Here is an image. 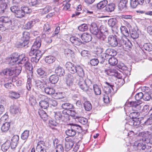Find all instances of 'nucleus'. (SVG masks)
<instances>
[{
	"label": "nucleus",
	"instance_id": "0eeeda50",
	"mask_svg": "<svg viewBox=\"0 0 152 152\" xmlns=\"http://www.w3.org/2000/svg\"><path fill=\"white\" fill-rule=\"evenodd\" d=\"M139 135L142 137V139L145 143L152 144V134H148V132L146 133L143 132L140 133Z\"/></svg>",
	"mask_w": 152,
	"mask_h": 152
},
{
	"label": "nucleus",
	"instance_id": "dca6fc26",
	"mask_svg": "<svg viewBox=\"0 0 152 152\" xmlns=\"http://www.w3.org/2000/svg\"><path fill=\"white\" fill-rule=\"evenodd\" d=\"M44 100H41L39 102V106L43 109H46L49 106V102L45 99H46V97H47L45 96H43Z\"/></svg>",
	"mask_w": 152,
	"mask_h": 152
},
{
	"label": "nucleus",
	"instance_id": "39448f33",
	"mask_svg": "<svg viewBox=\"0 0 152 152\" xmlns=\"http://www.w3.org/2000/svg\"><path fill=\"white\" fill-rule=\"evenodd\" d=\"M106 85L104 86L103 89L104 94L103 95V99L104 103H108L109 102L110 98L109 95L110 96L111 95V89H113V86L107 82H105Z\"/></svg>",
	"mask_w": 152,
	"mask_h": 152
},
{
	"label": "nucleus",
	"instance_id": "c9c22d12",
	"mask_svg": "<svg viewBox=\"0 0 152 152\" xmlns=\"http://www.w3.org/2000/svg\"><path fill=\"white\" fill-rule=\"evenodd\" d=\"M9 95L11 98L15 99H18L20 96V95L19 92L18 93L13 91H11L9 92Z\"/></svg>",
	"mask_w": 152,
	"mask_h": 152
},
{
	"label": "nucleus",
	"instance_id": "2f4dec72",
	"mask_svg": "<svg viewBox=\"0 0 152 152\" xmlns=\"http://www.w3.org/2000/svg\"><path fill=\"white\" fill-rule=\"evenodd\" d=\"M10 126L9 122H6L4 123L1 127V129L2 132H6L7 131Z\"/></svg>",
	"mask_w": 152,
	"mask_h": 152
},
{
	"label": "nucleus",
	"instance_id": "f8f14e48",
	"mask_svg": "<svg viewBox=\"0 0 152 152\" xmlns=\"http://www.w3.org/2000/svg\"><path fill=\"white\" fill-rule=\"evenodd\" d=\"M90 29L91 33L96 35L97 38L98 35L99 34V31L96 24L95 23H92L91 24Z\"/></svg>",
	"mask_w": 152,
	"mask_h": 152
},
{
	"label": "nucleus",
	"instance_id": "603ef678",
	"mask_svg": "<svg viewBox=\"0 0 152 152\" xmlns=\"http://www.w3.org/2000/svg\"><path fill=\"white\" fill-rule=\"evenodd\" d=\"M62 107L66 110H69L71 109L73 107V105L69 103H65L61 105Z\"/></svg>",
	"mask_w": 152,
	"mask_h": 152
},
{
	"label": "nucleus",
	"instance_id": "5fc2aeb1",
	"mask_svg": "<svg viewBox=\"0 0 152 152\" xmlns=\"http://www.w3.org/2000/svg\"><path fill=\"white\" fill-rule=\"evenodd\" d=\"M139 4L137 0H130V7L133 8H135Z\"/></svg>",
	"mask_w": 152,
	"mask_h": 152
},
{
	"label": "nucleus",
	"instance_id": "b1692460",
	"mask_svg": "<svg viewBox=\"0 0 152 152\" xmlns=\"http://www.w3.org/2000/svg\"><path fill=\"white\" fill-rule=\"evenodd\" d=\"M7 26L8 29L12 30H15L17 26L15 20L11 21Z\"/></svg>",
	"mask_w": 152,
	"mask_h": 152
},
{
	"label": "nucleus",
	"instance_id": "a211bd4d",
	"mask_svg": "<svg viewBox=\"0 0 152 152\" xmlns=\"http://www.w3.org/2000/svg\"><path fill=\"white\" fill-rule=\"evenodd\" d=\"M82 40L85 42H88L90 41L92 37L91 35L88 33H84L81 36Z\"/></svg>",
	"mask_w": 152,
	"mask_h": 152
},
{
	"label": "nucleus",
	"instance_id": "412c9836",
	"mask_svg": "<svg viewBox=\"0 0 152 152\" xmlns=\"http://www.w3.org/2000/svg\"><path fill=\"white\" fill-rule=\"evenodd\" d=\"M70 41L72 44L77 45H80L82 43V42L80 39L75 37H71L70 38Z\"/></svg>",
	"mask_w": 152,
	"mask_h": 152
},
{
	"label": "nucleus",
	"instance_id": "f257e3e1",
	"mask_svg": "<svg viewBox=\"0 0 152 152\" xmlns=\"http://www.w3.org/2000/svg\"><path fill=\"white\" fill-rule=\"evenodd\" d=\"M8 61L10 65H13L16 63L20 64V66H24L29 71L32 69L31 65L28 61V58L24 54L19 55L18 53H14L8 58Z\"/></svg>",
	"mask_w": 152,
	"mask_h": 152
},
{
	"label": "nucleus",
	"instance_id": "052dcab7",
	"mask_svg": "<svg viewBox=\"0 0 152 152\" xmlns=\"http://www.w3.org/2000/svg\"><path fill=\"white\" fill-rule=\"evenodd\" d=\"M73 80V79H66V84L67 86L70 87L72 89H73L72 87L74 86Z\"/></svg>",
	"mask_w": 152,
	"mask_h": 152
},
{
	"label": "nucleus",
	"instance_id": "72a5a7b5",
	"mask_svg": "<svg viewBox=\"0 0 152 152\" xmlns=\"http://www.w3.org/2000/svg\"><path fill=\"white\" fill-rule=\"evenodd\" d=\"M39 114L41 118L44 121H46L48 116L46 113L43 110H39L38 111Z\"/></svg>",
	"mask_w": 152,
	"mask_h": 152
},
{
	"label": "nucleus",
	"instance_id": "de8ad7c7",
	"mask_svg": "<svg viewBox=\"0 0 152 152\" xmlns=\"http://www.w3.org/2000/svg\"><path fill=\"white\" fill-rule=\"evenodd\" d=\"M0 21L3 23H7V25L11 21L10 19L8 17L2 16L0 17Z\"/></svg>",
	"mask_w": 152,
	"mask_h": 152
},
{
	"label": "nucleus",
	"instance_id": "e433bc0d",
	"mask_svg": "<svg viewBox=\"0 0 152 152\" xmlns=\"http://www.w3.org/2000/svg\"><path fill=\"white\" fill-rule=\"evenodd\" d=\"M28 3L31 6L37 7L40 4L39 0H28Z\"/></svg>",
	"mask_w": 152,
	"mask_h": 152
},
{
	"label": "nucleus",
	"instance_id": "a18cd8bd",
	"mask_svg": "<svg viewBox=\"0 0 152 152\" xmlns=\"http://www.w3.org/2000/svg\"><path fill=\"white\" fill-rule=\"evenodd\" d=\"M93 89L96 95H99L101 94V88L97 85L95 84L93 86Z\"/></svg>",
	"mask_w": 152,
	"mask_h": 152
},
{
	"label": "nucleus",
	"instance_id": "4be33fe9",
	"mask_svg": "<svg viewBox=\"0 0 152 152\" xmlns=\"http://www.w3.org/2000/svg\"><path fill=\"white\" fill-rule=\"evenodd\" d=\"M121 32L125 37H128L129 35V31L126 26H121L120 28Z\"/></svg>",
	"mask_w": 152,
	"mask_h": 152
},
{
	"label": "nucleus",
	"instance_id": "4c0bfd02",
	"mask_svg": "<svg viewBox=\"0 0 152 152\" xmlns=\"http://www.w3.org/2000/svg\"><path fill=\"white\" fill-rule=\"evenodd\" d=\"M10 110V113L13 114H16L19 112V108L15 105L11 106Z\"/></svg>",
	"mask_w": 152,
	"mask_h": 152
},
{
	"label": "nucleus",
	"instance_id": "6e6d98bb",
	"mask_svg": "<svg viewBox=\"0 0 152 152\" xmlns=\"http://www.w3.org/2000/svg\"><path fill=\"white\" fill-rule=\"evenodd\" d=\"M30 37V34L29 32L27 31H24L23 32L22 37L23 40H29Z\"/></svg>",
	"mask_w": 152,
	"mask_h": 152
},
{
	"label": "nucleus",
	"instance_id": "0e129e2a",
	"mask_svg": "<svg viewBox=\"0 0 152 152\" xmlns=\"http://www.w3.org/2000/svg\"><path fill=\"white\" fill-rule=\"evenodd\" d=\"M81 54L82 56L85 57L86 58H88L90 57V55L87 50H83L82 51Z\"/></svg>",
	"mask_w": 152,
	"mask_h": 152
},
{
	"label": "nucleus",
	"instance_id": "49530a36",
	"mask_svg": "<svg viewBox=\"0 0 152 152\" xmlns=\"http://www.w3.org/2000/svg\"><path fill=\"white\" fill-rule=\"evenodd\" d=\"M117 20L115 18H110L108 21V24L109 26L112 28L117 23Z\"/></svg>",
	"mask_w": 152,
	"mask_h": 152
},
{
	"label": "nucleus",
	"instance_id": "c756f323",
	"mask_svg": "<svg viewBox=\"0 0 152 152\" xmlns=\"http://www.w3.org/2000/svg\"><path fill=\"white\" fill-rule=\"evenodd\" d=\"M115 8V4L113 3L108 4L106 5L105 10L108 12H111L113 11Z\"/></svg>",
	"mask_w": 152,
	"mask_h": 152
},
{
	"label": "nucleus",
	"instance_id": "1a4fd4ad",
	"mask_svg": "<svg viewBox=\"0 0 152 152\" xmlns=\"http://www.w3.org/2000/svg\"><path fill=\"white\" fill-rule=\"evenodd\" d=\"M121 39L122 40L121 47L122 46L124 48L128 50L131 49L132 46V44L130 41L127 40V39L126 37H122Z\"/></svg>",
	"mask_w": 152,
	"mask_h": 152
},
{
	"label": "nucleus",
	"instance_id": "a878e982",
	"mask_svg": "<svg viewBox=\"0 0 152 152\" xmlns=\"http://www.w3.org/2000/svg\"><path fill=\"white\" fill-rule=\"evenodd\" d=\"M49 80L51 83L55 84L56 83L58 80L59 77L57 75H52L50 77Z\"/></svg>",
	"mask_w": 152,
	"mask_h": 152
},
{
	"label": "nucleus",
	"instance_id": "58836bf2",
	"mask_svg": "<svg viewBox=\"0 0 152 152\" xmlns=\"http://www.w3.org/2000/svg\"><path fill=\"white\" fill-rule=\"evenodd\" d=\"M55 60V58L51 56H47L45 58V62L48 64L52 63Z\"/></svg>",
	"mask_w": 152,
	"mask_h": 152
},
{
	"label": "nucleus",
	"instance_id": "3c124183",
	"mask_svg": "<svg viewBox=\"0 0 152 152\" xmlns=\"http://www.w3.org/2000/svg\"><path fill=\"white\" fill-rule=\"evenodd\" d=\"M143 48L147 51H151L152 50V44L150 43H145L143 45Z\"/></svg>",
	"mask_w": 152,
	"mask_h": 152
},
{
	"label": "nucleus",
	"instance_id": "09e8293b",
	"mask_svg": "<svg viewBox=\"0 0 152 152\" xmlns=\"http://www.w3.org/2000/svg\"><path fill=\"white\" fill-rule=\"evenodd\" d=\"M88 26L86 24H83L78 27V29L80 31H87L88 29Z\"/></svg>",
	"mask_w": 152,
	"mask_h": 152
},
{
	"label": "nucleus",
	"instance_id": "c03bdc74",
	"mask_svg": "<svg viewBox=\"0 0 152 152\" xmlns=\"http://www.w3.org/2000/svg\"><path fill=\"white\" fill-rule=\"evenodd\" d=\"M143 99L145 101H148L151 99L152 100V94H150L148 93L144 92L143 94Z\"/></svg>",
	"mask_w": 152,
	"mask_h": 152
},
{
	"label": "nucleus",
	"instance_id": "37998d69",
	"mask_svg": "<svg viewBox=\"0 0 152 152\" xmlns=\"http://www.w3.org/2000/svg\"><path fill=\"white\" fill-rule=\"evenodd\" d=\"M108 62L110 65L115 66L117 64L118 61L116 58L113 56L109 58Z\"/></svg>",
	"mask_w": 152,
	"mask_h": 152
},
{
	"label": "nucleus",
	"instance_id": "338daca9",
	"mask_svg": "<svg viewBox=\"0 0 152 152\" xmlns=\"http://www.w3.org/2000/svg\"><path fill=\"white\" fill-rule=\"evenodd\" d=\"M62 116L61 115V114L60 112H56L55 113V118L57 121L59 122V121L62 118Z\"/></svg>",
	"mask_w": 152,
	"mask_h": 152
},
{
	"label": "nucleus",
	"instance_id": "e2e57ef3",
	"mask_svg": "<svg viewBox=\"0 0 152 152\" xmlns=\"http://www.w3.org/2000/svg\"><path fill=\"white\" fill-rule=\"evenodd\" d=\"M7 5L1 4L0 5V14H3L7 8Z\"/></svg>",
	"mask_w": 152,
	"mask_h": 152
},
{
	"label": "nucleus",
	"instance_id": "473e14b6",
	"mask_svg": "<svg viewBox=\"0 0 152 152\" xmlns=\"http://www.w3.org/2000/svg\"><path fill=\"white\" fill-rule=\"evenodd\" d=\"M37 21V20L35 19L28 22L25 25L27 29H29L31 28L36 23Z\"/></svg>",
	"mask_w": 152,
	"mask_h": 152
},
{
	"label": "nucleus",
	"instance_id": "bf43d9fd",
	"mask_svg": "<svg viewBox=\"0 0 152 152\" xmlns=\"http://www.w3.org/2000/svg\"><path fill=\"white\" fill-rule=\"evenodd\" d=\"M50 27L48 23L45 24L44 26V30L47 32V34H49V33L51 32Z\"/></svg>",
	"mask_w": 152,
	"mask_h": 152
},
{
	"label": "nucleus",
	"instance_id": "20e7f679",
	"mask_svg": "<svg viewBox=\"0 0 152 152\" xmlns=\"http://www.w3.org/2000/svg\"><path fill=\"white\" fill-rule=\"evenodd\" d=\"M122 37H118L115 35H110L107 38L108 43L112 47H115L117 46L121 47Z\"/></svg>",
	"mask_w": 152,
	"mask_h": 152
},
{
	"label": "nucleus",
	"instance_id": "6e6552de",
	"mask_svg": "<svg viewBox=\"0 0 152 152\" xmlns=\"http://www.w3.org/2000/svg\"><path fill=\"white\" fill-rule=\"evenodd\" d=\"M99 34L98 35L97 38L102 40H104L106 38V34L107 31V29L104 26H100L99 29Z\"/></svg>",
	"mask_w": 152,
	"mask_h": 152
},
{
	"label": "nucleus",
	"instance_id": "774afa93",
	"mask_svg": "<svg viewBox=\"0 0 152 152\" xmlns=\"http://www.w3.org/2000/svg\"><path fill=\"white\" fill-rule=\"evenodd\" d=\"M56 152H63L64 148L63 146L61 144H59L56 145Z\"/></svg>",
	"mask_w": 152,
	"mask_h": 152
},
{
	"label": "nucleus",
	"instance_id": "7ed1b4c3",
	"mask_svg": "<svg viewBox=\"0 0 152 152\" xmlns=\"http://www.w3.org/2000/svg\"><path fill=\"white\" fill-rule=\"evenodd\" d=\"M82 128L79 125L74 124L72 125L70 129L66 130L65 133L66 135L69 137H73L76 134V132L79 134L80 137V139L82 138L83 135L80 134V132H82Z\"/></svg>",
	"mask_w": 152,
	"mask_h": 152
},
{
	"label": "nucleus",
	"instance_id": "a19ab883",
	"mask_svg": "<svg viewBox=\"0 0 152 152\" xmlns=\"http://www.w3.org/2000/svg\"><path fill=\"white\" fill-rule=\"evenodd\" d=\"M45 98H46L45 99L49 102V104L54 107L56 106L57 105L58 103L56 100L53 99H50L48 97H46Z\"/></svg>",
	"mask_w": 152,
	"mask_h": 152
},
{
	"label": "nucleus",
	"instance_id": "7c9ffc66",
	"mask_svg": "<svg viewBox=\"0 0 152 152\" xmlns=\"http://www.w3.org/2000/svg\"><path fill=\"white\" fill-rule=\"evenodd\" d=\"M107 1L104 0L101 1L97 4V8L99 9H102L105 7H106L107 3Z\"/></svg>",
	"mask_w": 152,
	"mask_h": 152
},
{
	"label": "nucleus",
	"instance_id": "c85d7f7f",
	"mask_svg": "<svg viewBox=\"0 0 152 152\" xmlns=\"http://www.w3.org/2000/svg\"><path fill=\"white\" fill-rule=\"evenodd\" d=\"M105 53L108 57L109 56H114L116 55V51L113 49L111 48H108L105 51Z\"/></svg>",
	"mask_w": 152,
	"mask_h": 152
},
{
	"label": "nucleus",
	"instance_id": "aec40b11",
	"mask_svg": "<svg viewBox=\"0 0 152 152\" xmlns=\"http://www.w3.org/2000/svg\"><path fill=\"white\" fill-rule=\"evenodd\" d=\"M99 63L101 64H105V62L107 61L108 57L107 55L105 53L101 54L99 56Z\"/></svg>",
	"mask_w": 152,
	"mask_h": 152
},
{
	"label": "nucleus",
	"instance_id": "bb28decb",
	"mask_svg": "<svg viewBox=\"0 0 152 152\" xmlns=\"http://www.w3.org/2000/svg\"><path fill=\"white\" fill-rule=\"evenodd\" d=\"M45 143L43 141H39L37 146L36 149L38 152L40 150L45 149Z\"/></svg>",
	"mask_w": 152,
	"mask_h": 152
},
{
	"label": "nucleus",
	"instance_id": "6ab92c4d",
	"mask_svg": "<svg viewBox=\"0 0 152 152\" xmlns=\"http://www.w3.org/2000/svg\"><path fill=\"white\" fill-rule=\"evenodd\" d=\"M66 141L65 142V148L66 151H68L70 150L74 145V142L72 140L67 141L65 139Z\"/></svg>",
	"mask_w": 152,
	"mask_h": 152
},
{
	"label": "nucleus",
	"instance_id": "9d476101",
	"mask_svg": "<svg viewBox=\"0 0 152 152\" xmlns=\"http://www.w3.org/2000/svg\"><path fill=\"white\" fill-rule=\"evenodd\" d=\"M66 69L71 73L74 74L76 72L77 69L76 66L70 62H67L65 64Z\"/></svg>",
	"mask_w": 152,
	"mask_h": 152
},
{
	"label": "nucleus",
	"instance_id": "cd10ccee",
	"mask_svg": "<svg viewBox=\"0 0 152 152\" xmlns=\"http://www.w3.org/2000/svg\"><path fill=\"white\" fill-rule=\"evenodd\" d=\"M10 146V141L7 140L3 144L1 147V149L3 151H6L9 148Z\"/></svg>",
	"mask_w": 152,
	"mask_h": 152
},
{
	"label": "nucleus",
	"instance_id": "f704fd0d",
	"mask_svg": "<svg viewBox=\"0 0 152 152\" xmlns=\"http://www.w3.org/2000/svg\"><path fill=\"white\" fill-rule=\"evenodd\" d=\"M15 16L18 18H21L24 16V14L22 8L21 9H18L16 11V12L15 14Z\"/></svg>",
	"mask_w": 152,
	"mask_h": 152
},
{
	"label": "nucleus",
	"instance_id": "680f3d73",
	"mask_svg": "<svg viewBox=\"0 0 152 152\" xmlns=\"http://www.w3.org/2000/svg\"><path fill=\"white\" fill-rule=\"evenodd\" d=\"M99 62V60L97 58H93L90 62V64L93 66H97Z\"/></svg>",
	"mask_w": 152,
	"mask_h": 152
},
{
	"label": "nucleus",
	"instance_id": "393cba45",
	"mask_svg": "<svg viewBox=\"0 0 152 152\" xmlns=\"http://www.w3.org/2000/svg\"><path fill=\"white\" fill-rule=\"evenodd\" d=\"M77 75L80 77L83 78L84 76V71L82 68L80 66H77Z\"/></svg>",
	"mask_w": 152,
	"mask_h": 152
},
{
	"label": "nucleus",
	"instance_id": "13d9d810",
	"mask_svg": "<svg viewBox=\"0 0 152 152\" xmlns=\"http://www.w3.org/2000/svg\"><path fill=\"white\" fill-rule=\"evenodd\" d=\"M63 93L61 92H57L53 95L54 98L56 99H61L64 97Z\"/></svg>",
	"mask_w": 152,
	"mask_h": 152
},
{
	"label": "nucleus",
	"instance_id": "79ce46f5",
	"mask_svg": "<svg viewBox=\"0 0 152 152\" xmlns=\"http://www.w3.org/2000/svg\"><path fill=\"white\" fill-rule=\"evenodd\" d=\"M84 106L86 110L89 111L92 108L91 103L88 101H86L84 103Z\"/></svg>",
	"mask_w": 152,
	"mask_h": 152
},
{
	"label": "nucleus",
	"instance_id": "f03ea898",
	"mask_svg": "<svg viewBox=\"0 0 152 152\" xmlns=\"http://www.w3.org/2000/svg\"><path fill=\"white\" fill-rule=\"evenodd\" d=\"M41 42L39 37L37 38L32 46L31 50L29 52V56H35L31 58V61L32 62L37 63L42 55L41 51L38 49L41 45Z\"/></svg>",
	"mask_w": 152,
	"mask_h": 152
},
{
	"label": "nucleus",
	"instance_id": "4d7b16f0",
	"mask_svg": "<svg viewBox=\"0 0 152 152\" xmlns=\"http://www.w3.org/2000/svg\"><path fill=\"white\" fill-rule=\"evenodd\" d=\"M139 115V113L138 112H134L132 113L129 115V116L132 119L135 120L136 121L137 120V118Z\"/></svg>",
	"mask_w": 152,
	"mask_h": 152
},
{
	"label": "nucleus",
	"instance_id": "9b49d317",
	"mask_svg": "<svg viewBox=\"0 0 152 152\" xmlns=\"http://www.w3.org/2000/svg\"><path fill=\"white\" fill-rule=\"evenodd\" d=\"M54 67H56L55 72L57 74L56 75L61 77L64 75L65 70L62 67L56 64H54Z\"/></svg>",
	"mask_w": 152,
	"mask_h": 152
},
{
	"label": "nucleus",
	"instance_id": "69168bd1",
	"mask_svg": "<svg viewBox=\"0 0 152 152\" xmlns=\"http://www.w3.org/2000/svg\"><path fill=\"white\" fill-rule=\"evenodd\" d=\"M143 93L141 92L137 93L135 96V99L137 100V101H140V100L142 99L143 97Z\"/></svg>",
	"mask_w": 152,
	"mask_h": 152
},
{
	"label": "nucleus",
	"instance_id": "ea45409f",
	"mask_svg": "<svg viewBox=\"0 0 152 152\" xmlns=\"http://www.w3.org/2000/svg\"><path fill=\"white\" fill-rule=\"evenodd\" d=\"M44 90L45 92L49 95L53 94V95L55 92L53 88L49 87H45Z\"/></svg>",
	"mask_w": 152,
	"mask_h": 152
},
{
	"label": "nucleus",
	"instance_id": "ddd939ff",
	"mask_svg": "<svg viewBox=\"0 0 152 152\" xmlns=\"http://www.w3.org/2000/svg\"><path fill=\"white\" fill-rule=\"evenodd\" d=\"M19 137L17 135H14L10 142V145L12 149L15 148L18 144Z\"/></svg>",
	"mask_w": 152,
	"mask_h": 152
},
{
	"label": "nucleus",
	"instance_id": "4468645a",
	"mask_svg": "<svg viewBox=\"0 0 152 152\" xmlns=\"http://www.w3.org/2000/svg\"><path fill=\"white\" fill-rule=\"evenodd\" d=\"M141 102L140 101L137 102H132L130 103V105L131 106L132 109L135 111H137L140 110L141 108L140 104Z\"/></svg>",
	"mask_w": 152,
	"mask_h": 152
},
{
	"label": "nucleus",
	"instance_id": "423d86ee",
	"mask_svg": "<svg viewBox=\"0 0 152 152\" xmlns=\"http://www.w3.org/2000/svg\"><path fill=\"white\" fill-rule=\"evenodd\" d=\"M78 84L81 89L85 91H87L91 85L92 82L89 79L84 80L83 78H80L79 79Z\"/></svg>",
	"mask_w": 152,
	"mask_h": 152
},
{
	"label": "nucleus",
	"instance_id": "5701e85b",
	"mask_svg": "<svg viewBox=\"0 0 152 152\" xmlns=\"http://www.w3.org/2000/svg\"><path fill=\"white\" fill-rule=\"evenodd\" d=\"M0 75H13V72L11 69H6L0 72Z\"/></svg>",
	"mask_w": 152,
	"mask_h": 152
},
{
	"label": "nucleus",
	"instance_id": "2eb2a0df",
	"mask_svg": "<svg viewBox=\"0 0 152 152\" xmlns=\"http://www.w3.org/2000/svg\"><path fill=\"white\" fill-rule=\"evenodd\" d=\"M50 83L48 80H46L43 83L40 80L35 81V86L38 88H42L45 87V86H48Z\"/></svg>",
	"mask_w": 152,
	"mask_h": 152
},
{
	"label": "nucleus",
	"instance_id": "864d4df0",
	"mask_svg": "<svg viewBox=\"0 0 152 152\" xmlns=\"http://www.w3.org/2000/svg\"><path fill=\"white\" fill-rule=\"evenodd\" d=\"M29 131L28 130H26L24 131L22 133L21 136V138L23 140H25L27 139L29 135Z\"/></svg>",
	"mask_w": 152,
	"mask_h": 152
},
{
	"label": "nucleus",
	"instance_id": "f3484780",
	"mask_svg": "<svg viewBox=\"0 0 152 152\" xmlns=\"http://www.w3.org/2000/svg\"><path fill=\"white\" fill-rule=\"evenodd\" d=\"M127 3L128 0H121L118 4L119 9L121 11L126 10L127 8Z\"/></svg>",
	"mask_w": 152,
	"mask_h": 152
},
{
	"label": "nucleus",
	"instance_id": "8fccbe9b",
	"mask_svg": "<svg viewBox=\"0 0 152 152\" xmlns=\"http://www.w3.org/2000/svg\"><path fill=\"white\" fill-rule=\"evenodd\" d=\"M12 70L13 72V74H15L16 75H18L21 72L22 69L21 66L18 67H16L15 68H12Z\"/></svg>",
	"mask_w": 152,
	"mask_h": 152
}]
</instances>
